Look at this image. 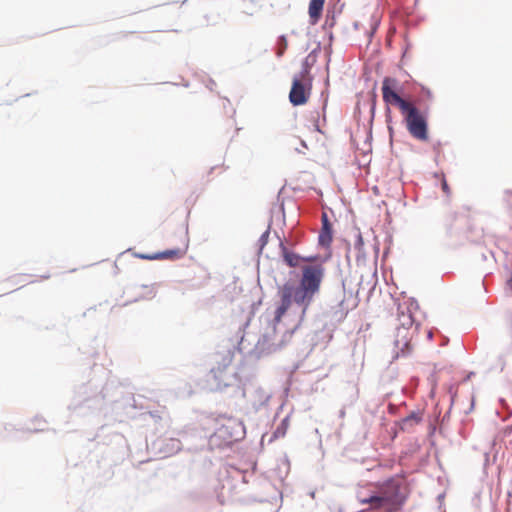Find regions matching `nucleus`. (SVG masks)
Here are the masks:
<instances>
[{
	"instance_id": "obj_1",
	"label": "nucleus",
	"mask_w": 512,
	"mask_h": 512,
	"mask_svg": "<svg viewBox=\"0 0 512 512\" xmlns=\"http://www.w3.org/2000/svg\"><path fill=\"white\" fill-rule=\"evenodd\" d=\"M324 273L325 269L321 264L306 265L302 268V276L296 289L285 284L280 290L281 304L275 311V321L281 322L292 304V299L296 304L303 306V317L314 296L320 290Z\"/></svg>"
},
{
	"instance_id": "obj_2",
	"label": "nucleus",
	"mask_w": 512,
	"mask_h": 512,
	"mask_svg": "<svg viewBox=\"0 0 512 512\" xmlns=\"http://www.w3.org/2000/svg\"><path fill=\"white\" fill-rule=\"evenodd\" d=\"M398 82L391 77H385L382 82V97L387 105L396 106L404 116L406 128L410 135L419 140H428L427 116L411 101L403 99L397 92Z\"/></svg>"
},
{
	"instance_id": "obj_3",
	"label": "nucleus",
	"mask_w": 512,
	"mask_h": 512,
	"mask_svg": "<svg viewBox=\"0 0 512 512\" xmlns=\"http://www.w3.org/2000/svg\"><path fill=\"white\" fill-rule=\"evenodd\" d=\"M358 499L361 504H369L370 510L384 509L386 512H394L402 504L399 498V487L393 481L381 485L376 494L367 497L359 495Z\"/></svg>"
},
{
	"instance_id": "obj_4",
	"label": "nucleus",
	"mask_w": 512,
	"mask_h": 512,
	"mask_svg": "<svg viewBox=\"0 0 512 512\" xmlns=\"http://www.w3.org/2000/svg\"><path fill=\"white\" fill-rule=\"evenodd\" d=\"M312 89V77L309 67L306 65L299 75H296L292 81V87L289 93V100L294 106H300L307 103Z\"/></svg>"
},
{
	"instance_id": "obj_5",
	"label": "nucleus",
	"mask_w": 512,
	"mask_h": 512,
	"mask_svg": "<svg viewBox=\"0 0 512 512\" xmlns=\"http://www.w3.org/2000/svg\"><path fill=\"white\" fill-rule=\"evenodd\" d=\"M273 321V326L270 327L269 330L266 331L257 341V348L262 353H271L277 351L286 344V340L283 337H277L276 325L279 322H276L275 319Z\"/></svg>"
},
{
	"instance_id": "obj_6",
	"label": "nucleus",
	"mask_w": 512,
	"mask_h": 512,
	"mask_svg": "<svg viewBox=\"0 0 512 512\" xmlns=\"http://www.w3.org/2000/svg\"><path fill=\"white\" fill-rule=\"evenodd\" d=\"M183 255L181 249H168L163 252L145 254V253H137L136 257L143 260H162V259H178Z\"/></svg>"
},
{
	"instance_id": "obj_7",
	"label": "nucleus",
	"mask_w": 512,
	"mask_h": 512,
	"mask_svg": "<svg viewBox=\"0 0 512 512\" xmlns=\"http://www.w3.org/2000/svg\"><path fill=\"white\" fill-rule=\"evenodd\" d=\"M332 226L326 213L322 214V228L319 233L318 242L323 247H329L332 242Z\"/></svg>"
},
{
	"instance_id": "obj_8",
	"label": "nucleus",
	"mask_w": 512,
	"mask_h": 512,
	"mask_svg": "<svg viewBox=\"0 0 512 512\" xmlns=\"http://www.w3.org/2000/svg\"><path fill=\"white\" fill-rule=\"evenodd\" d=\"M282 248H283L284 260H285V262L287 263V265L289 267H297V266H299L300 261L312 262V261H316L317 260L316 256L301 257V256H299V255H297L295 253L289 252L283 245H282Z\"/></svg>"
},
{
	"instance_id": "obj_9",
	"label": "nucleus",
	"mask_w": 512,
	"mask_h": 512,
	"mask_svg": "<svg viewBox=\"0 0 512 512\" xmlns=\"http://www.w3.org/2000/svg\"><path fill=\"white\" fill-rule=\"evenodd\" d=\"M325 0H311L309 3L308 13L312 24H316L320 19L324 7Z\"/></svg>"
},
{
	"instance_id": "obj_10",
	"label": "nucleus",
	"mask_w": 512,
	"mask_h": 512,
	"mask_svg": "<svg viewBox=\"0 0 512 512\" xmlns=\"http://www.w3.org/2000/svg\"><path fill=\"white\" fill-rule=\"evenodd\" d=\"M422 421V413L421 412H411L408 416L403 418L400 422V428L403 431H407L412 429L414 426L418 425Z\"/></svg>"
},
{
	"instance_id": "obj_11",
	"label": "nucleus",
	"mask_w": 512,
	"mask_h": 512,
	"mask_svg": "<svg viewBox=\"0 0 512 512\" xmlns=\"http://www.w3.org/2000/svg\"><path fill=\"white\" fill-rule=\"evenodd\" d=\"M288 47L287 38L285 36H281L278 40V48H277V56L281 57L285 53Z\"/></svg>"
},
{
	"instance_id": "obj_12",
	"label": "nucleus",
	"mask_w": 512,
	"mask_h": 512,
	"mask_svg": "<svg viewBox=\"0 0 512 512\" xmlns=\"http://www.w3.org/2000/svg\"><path fill=\"white\" fill-rule=\"evenodd\" d=\"M354 248H355V250H357L358 254H362L363 253V250H364V240H363V237H362L361 233H358L357 236H356V240H355V243H354Z\"/></svg>"
},
{
	"instance_id": "obj_13",
	"label": "nucleus",
	"mask_w": 512,
	"mask_h": 512,
	"mask_svg": "<svg viewBox=\"0 0 512 512\" xmlns=\"http://www.w3.org/2000/svg\"><path fill=\"white\" fill-rule=\"evenodd\" d=\"M288 427V419H284L281 423V426L277 428L276 434H280L283 436L286 432V429Z\"/></svg>"
},
{
	"instance_id": "obj_14",
	"label": "nucleus",
	"mask_w": 512,
	"mask_h": 512,
	"mask_svg": "<svg viewBox=\"0 0 512 512\" xmlns=\"http://www.w3.org/2000/svg\"><path fill=\"white\" fill-rule=\"evenodd\" d=\"M268 236H269V232L268 231H266L265 233H263L261 235L260 242L262 243V246L267 243Z\"/></svg>"
},
{
	"instance_id": "obj_15",
	"label": "nucleus",
	"mask_w": 512,
	"mask_h": 512,
	"mask_svg": "<svg viewBox=\"0 0 512 512\" xmlns=\"http://www.w3.org/2000/svg\"><path fill=\"white\" fill-rule=\"evenodd\" d=\"M442 187H443V190H444V191H447V190H448V186H447V183H446V182H444V183L442 184Z\"/></svg>"
}]
</instances>
